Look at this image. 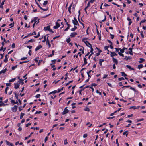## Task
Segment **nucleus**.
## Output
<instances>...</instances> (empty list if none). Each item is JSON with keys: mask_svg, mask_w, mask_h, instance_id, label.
<instances>
[{"mask_svg": "<svg viewBox=\"0 0 146 146\" xmlns=\"http://www.w3.org/2000/svg\"><path fill=\"white\" fill-rule=\"evenodd\" d=\"M110 35L111 36V39H113L114 37V35H113L111 34H110Z\"/></svg>", "mask_w": 146, "mask_h": 146, "instance_id": "864d4df0", "label": "nucleus"}, {"mask_svg": "<svg viewBox=\"0 0 146 146\" xmlns=\"http://www.w3.org/2000/svg\"><path fill=\"white\" fill-rule=\"evenodd\" d=\"M40 96V95L38 94L35 96V97L37 98H39Z\"/></svg>", "mask_w": 146, "mask_h": 146, "instance_id": "8fccbe9b", "label": "nucleus"}, {"mask_svg": "<svg viewBox=\"0 0 146 146\" xmlns=\"http://www.w3.org/2000/svg\"><path fill=\"white\" fill-rule=\"evenodd\" d=\"M35 1L36 2V3L37 4V5L38 6V7L42 10L44 11H46L48 9V7L46 8V9H44L42 8L40 5L37 2L36 0H35Z\"/></svg>", "mask_w": 146, "mask_h": 146, "instance_id": "f03ea898", "label": "nucleus"}, {"mask_svg": "<svg viewBox=\"0 0 146 146\" xmlns=\"http://www.w3.org/2000/svg\"><path fill=\"white\" fill-rule=\"evenodd\" d=\"M8 89H9V87L8 86H7L6 88V89H5V93L6 94H7V90Z\"/></svg>", "mask_w": 146, "mask_h": 146, "instance_id": "c9c22d12", "label": "nucleus"}, {"mask_svg": "<svg viewBox=\"0 0 146 146\" xmlns=\"http://www.w3.org/2000/svg\"><path fill=\"white\" fill-rule=\"evenodd\" d=\"M67 107H66L65 108L63 112L62 113V115H65L68 112L69 110L67 109Z\"/></svg>", "mask_w": 146, "mask_h": 146, "instance_id": "39448f33", "label": "nucleus"}, {"mask_svg": "<svg viewBox=\"0 0 146 146\" xmlns=\"http://www.w3.org/2000/svg\"><path fill=\"white\" fill-rule=\"evenodd\" d=\"M84 110L85 111H90L89 109L88 108H87L85 109Z\"/></svg>", "mask_w": 146, "mask_h": 146, "instance_id": "6e6d98bb", "label": "nucleus"}, {"mask_svg": "<svg viewBox=\"0 0 146 146\" xmlns=\"http://www.w3.org/2000/svg\"><path fill=\"white\" fill-rule=\"evenodd\" d=\"M60 25L58 23V22H56V25L53 27V28L54 29H56L60 27Z\"/></svg>", "mask_w": 146, "mask_h": 146, "instance_id": "423d86ee", "label": "nucleus"}, {"mask_svg": "<svg viewBox=\"0 0 146 146\" xmlns=\"http://www.w3.org/2000/svg\"><path fill=\"white\" fill-rule=\"evenodd\" d=\"M48 3V2L47 1H44V3H43V5H45L47 4Z\"/></svg>", "mask_w": 146, "mask_h": 146, "instance_id": "e433bc0d", "label": "nucleus"}, {"mask_svg": "<svg viewBox=\"0 0 146 146\" xmlns=\"http://www.w3.org/2000/svg\"><path fill=\"white\" fill-rule=\"evenodd\" d=\"M124 79V78L123 77H121L118 79V80L119 81L123 80Z\"/></svg>", "mask_w": 146, "mask_h": 146, "instance_id": "58836bf2", "label": "nucleus"}, {"mask_svg": "<svg viewBox=\"0 0 146 146\" xmlns=\"http://www.w3.org/2000/svg\"><path fill=\"white\" fill-rule=\"evenodd\" d=\"M110 53L111 56L113 58L114 56L117 55V54L115 53V52H110Z\"/></svg>", "mask_w": 146, "mask_h": 146, "instance_id": "9d476101", "label": "nucleus"}, {"mask_svg": "<svg viewBox=\"0 0 146 146\" xmlns=\"http://www.w3.org/2000/svg\"><path fill=\"white\" fill-rule=\"evenodd\" d=\"M87 38L83 39H82V42H84L87 46L89 47V46L88 45H90V46H91L92 45L88 41H85V40Z\"/></svg>", "mask_w": 146, "mask_h": 146, "instance_id": "f257e3e1", "label": "nucleus"}, {"mask_svg": "<svg viewBox=\"0 0 146 146\" xmlns=\"http://www.w3.org/2000/svg\"><path fill=\"white\" fill-rule=\"evenodd\" d=\"M127 131H125L124 132H123V135H126V136H127V135H128V134L127 133Z\"/></svg>", "mask_w": 146, "mask_h": 146, "instance_id": "de8ad7c7", "label": "nucleus"}, {"mask_svg": "<svg viewBox=\"0 0 146 146\" xmlns=\"http://www.w3.org/2000/svg\"><path fill=\"white\" fill-rule=\"evenodd\" d=\"M37 17H35L34 18V21H35V23H36V24L38 23L39 22V19H38L37 21Z\"/></svg>", "mask_w": 146, "mask_h": 146, "instance_id": "f8f14e48", "label": "nucleus"}, {"mask_svg": "<svg viewBox=\"0 0 146 146\" xmlns=\"http://www.w3.org/2000/svg\"><path fill=\"white\" fill-rule=\"evenodd\" d=\"M17 65H16L14 66H13L12 67V70H14L17 67Z\"/></svg>", "mask_w": 146, "mask_h": 146, "instance_id": "09e8293b", "label": "nucleus"}, {"mask_svg": "<svg viewBox=\"0 0 146 146\" xmlns=\"http://www.w3.org/2000/svg\"><path fill=\"white\" fill-rule=\"evenodd\" d=\"M14 85H15L14 88L15 89H17L18 88L19 86V84H18L17 83H15L14 84Z\"/></svg>", "mask_w": 146, "mask_h": 146, "instance_id": "9b49d317", "label": "nucleus"}, {"mask_svg": "<svg viewBox=\"0 0 146 146\" xmlns=\"http://www.w3.org/2000/svg\"><path fill=\"white\" fill-rule=\"evenodd\" d=\"M50 28V26H48L47 27H44V30L45 31L48 30Z\"/></svg>", "mask_w": 146, "mask_h": 146, "instance_id": "6ab92c4d", "label": "nucleus"}, {"mask_svg": "<svg viewBox=\"0 0 146 146\" xmlns=\"http://www.w3.org/2000/svg\"><path fill=\"white\" fill-rule=\"evenodd\" d=\"M46 40V36H44V40H42V42H45Z\"/></svg>", "mask_w": 146, "mask_h": 146, "instance_id": "37998d69", "label": "nucleus"}, {"mask_svg": "<svg viewBox=\"0 0 146 146\" xmlns=\"http://www.w3.org/2000/svg\"><path fill=\"white\" fill-rule=\"evenodd\" d=\"M28 62H29V61H23V62H20L19 64H22L23 63H27Z\"/></svg>", "mask_w": 146, "mask_h": 146, "instance_id": "2f4dec72", "label": "nucleus"}, {"mask_svg": "<svg viewBox=\"0 0 146 146\" xmlns=\"http://www.w3.org/2000/svg\"><path fill=\"white\" fill-rule=\"evenodd\" d=\"M96 92L97 93L99 94V95H101L102 94L101 92H99L98 90H96Z\"/></svg>", "mask_w": 146, "mask_h": 146, "instance_id": "680f3d73", "label": "nucleus"}, {"mask_svg": "<svg viewBox=\"0 0 146 146\" xmlns=\"http://www.w3.org/2000/svg\"><path fill=\"white\" fill-rule=\"evenodd\" d=\"M5 104L4 103H0V107H1L3 106H5Z\"/></svg>", "mask_w": 146, "mask_h": 146, "instance_id": "4d7b16f0", "label": "nucleus"}, {"mask_svg": "<svg viewBox=\"0 0 146 146\" xmlns=\"http://www.w3.org/2000/svg\"><path fill=\"white\" fill-rule=\"evenodd\" d=\"M104 61V60L103 59H100L99 60V64L101 66L102 65V62H103Z\"/></svg>", "mask_w": 146, "mask_h": 146, "instance_id": "5701e85b", "label": "nucleus"}, {"mask_svg": "<svg viewBox=\"0 0 146 146\" xmlns=\"http://www.w3.org/2000/svg\"><path fill=\"white\" fill-rule=\"evenodd\" d=\"M31 125V123H29L26 125L25 126L26 127H28L29 125Z\"/></svg>", "mask_w": 146, "mask_h": 146, "instance_id": "0e129e2a", "label": "nucleus"}, {"mask_svg": "<svg viewBox=\"0 0 146 146\" xmlns=\"http://www.w3.org/2000/svg\"><path fill=\"white\" fill-rule=\"evenodd\" d=\"M109 47V46H105L104 47V48L105 50H108V48Z\"/></svg>", "mask_w": 146, "mask_h": 146, "instance_id": "bf43d9fd", "label": "nucleus"}, {"mask_svg": "<svg viewBox=\"0 0 146 146\" xmlns=\"http://www.w3.org/2000/svg\"><path fill=\"white\" fill-rule=\"evenodd\" d=\"M126 66L130 70H134V68H132L129 65H127Z\"/></svg>", "mask_w": 146, "mask_h": 146, "instance_id": "a211bd4d", "label": "nucleus"}, {"mask_svg": "<svg viewBox=\"0 0 146 146\" xmlns=\"http://www.w3.org/2000/svg\"><path fill=\"white\" fill-rule=\"evenodd\" d=\"M16 79L15 78L12 79H11L9 81V82H13Z\"/></svg>", "mask_w": 146, "mask_h": 146, "instance_id": "bb28decb", "label": "nucleus"}, {"mask_svg": "<svg viewBox=\"0 0 146 146\" xmlns=\"http://www.w3.org/2000/svg\"><path fill=\"white\" fill-rule=\"evenodd\" d=\"M130 89H131V90H133L135 92H137V90H136L135 88H133V87H131L130 88Z\"/></svg>", "mask_w": 146, "mask_h": 146, "instance_id": "7c9ffc66", "label": "nucleus"}, {"mask_svg": "<svg viewBox=\"0 0 146 146\" xmlns=\"http://www.w3.org/2000/svg\"><path fill=\"white\" fill-rule=\"evenodd\" d=\"M35 41V40L33 39H30L28 41V42H33Z\"/></svg>", "mask_w": 146, "mask_h": 146, "instance_id": "f704fd0d", "label": "nucleus"}, {"mask_svg": "<svg viewBox=\"0 0 146 146\" xmlns=\"http://www.w3.org/2000/svg\"><path fill=\"white\" fill-rule=\"evenodd\" d=\"M11 109L13 112H16L17 110V106L16 105H15L13 107L11 108Z\"/></svg>", "mask_w": 146, "mask_h": 146, "instance_id": "20e7f679", "label": "nucleus"}, {"mask_svg": "<svg viewBox=\"0 0 146 146\" xmlns=\"http://www.w3.org/2000/svg\"><path fill=\"white\" fill-rule=\"evenodd\" d=\"M42 113V112L40 111H36L35 113V114H37L38 113V114H40V113Z\"/></svg>", "mask_w": 146, "mask_h": 146, "instance_id": "c03bdc74", "label": "nucleus"}, {"mask_svg": "<svg viewBox=\"0 0 146 146\" xmlns=\"http://www.w3.org/2000/svg\"><path fill=\"white\" fill-rule=\"evenodd\" d=\"M113 62H115V64H116L117 65L118 63V61L116 59L114 58H113Z\"/></svg>", "mask_w": 146, "mask_h": 146, "instance_id": "ddd939ff", "label": "nucleus"}, {"mask_svg": "<svg viewBox=\"0 0 146 146\" xmlns=\"http://www.w3.org/2000/svg\"><path fill=\"white\" fill-rule=\"evenodd\" d=\"M120 50L121 52L122 53H123L124 52V49L123 48L121 49H120Z\"/></svg>", "mask_w": 146, "mask_h": 146, "instance_id": "774afa93", "label": "nucleus"}, {"mask_svg": "<svg viewBox=\"0 0 146 146\" xmlns=\"http://www.w3.org/2000/svg\"><path fill=\"white\" fill-rule=\"evenodd\" d=\"M63 87H62V88L61 89H58V92H60V91H61L62 90H63Z\"/></svg>", "mask_w": 146, "mask_h": 146, "instance_id": "79ce46f5", "label": "nucleus"}, {"mask_svg": "<svg viewBox=\"0 0 146 146\" xmlns=\"http://www.w3.org/2000/svg\"><path fill=\"white\" fill-rule=\"evenodd\" d=\"M31 33L29 34L27 36H25L23 38H26L28 37L29 36H31Z\"/></svg>", "mask_w": 146, "mask_h": 146, "instance_id": "3c124183", "label": "nucleus"}, {"mask_svg": "<svg viewBox=\"0 0 146 146\" xmlns=\"http://www.w3.org/2000/svg\"><path fill=\"white\" fill-rule=\"evenodd\" d=\"M4 42H5V43H9L10 42L9 40H8L7 41H6L5 40V38H4L3 39Z\"/></svg>", "mask_w": 146, "mask_h": 146, "instance_id": "603ef678", "label": "nucleus"}, {"mask_svg": "<svg viewBox=\"0 0 146 146\" xmlns=\"http://www.w3.org/2000/svg\"><path fill=\"white\" fill-rule=\"evenodd\" d=\"M70 38H68L66 40V41L68 43H69L70 42Z\"/></svg>", "mask_w": 146, "mask_h": 146, "instance_id": "473e14b6", "label": "nucleus"}, {"mask_svg": "<svg viewBox=\"0 0 146 146\" xmlns=\"http://www.w3.org/2000/svg\"><path fill=\"white\" fill-rule=\"evenodd\" d=\"M6 70H7V69L5 68L4 70H2V71H1V72L2 73H4L5 72Z\"/></svg>", "mask_w": 146, "mask_h": 146, "instance_id": "c85d7f7f", "label": "nucleus"}, {"mask_svg": "<svg viewBox=\"0 0 146 146\" xmlns=\"http://www.w3.org/2000/svg\"><path fill=\"white\" fill-rule=\"evenodd\" d=\"M77 35V33L76 32H73L70 35V36L71 37H74L75 36Z\"/></svg>", "mask_w": 146, "mask_h": 146, "instance_id": "6e6552de", "label": "nucleus"}, {"mask_svg": "<svg viewBox=\"0 0 146 146\" xmlns=\"http://www.w3.org/2000/svg\"><path fill=\"white\" fill-rule=\"evenodd\" d=\"M143 32L142 31H141L140 32L141 35V36H142V38H144V35L143 34Z\"/></svg>", "mask_w": 146, "mask_h": 146, "instance_id": "a18cd8bd", "label": "nucleus"}, {"mask_svg": "<svg viewBox=\"0 0 146 146\" xmlns=\"http://www.w3.org/2000/svg\"><path fill=\"white\" fill-rule=\"evenodd\" d=\"M67 140V139H65L64 141V144L65 145H66L68 144Z\"/></svg>", "mask_w": 146, "mask_h": 146, "instance_id": "a19ab883", "label": "nucleus"}, {"mask_svg": "<svg viewBox=\"0 0 146 146\" xmlns=\"http://www.w3.org/2000/svg\"><path fill=\"white\" fill-rule=\"evenodd\" d=\"M74 20H72V23H73V24L75 25H78L79 24H78V22L76 18H75V17L74 18Z\"/></svg>", "mask_w": 146, "mask_h": 146, "instance_id": "7ed1b4c3", "label": "nucleus"}, {"mask_svg": "<svg viewBox=\"0 0 146 146\" xmlns=\"http://www.w3.org/2000/svg\"><path fill=\"white\" fill-rule=\"evenodd\" d=\"M73 3H72L70 5L69 7L68 8V11L69 12V13L71 14V7L72 6V5Z\"/></svg>", "mask_w": 146, "mask_h": 146, "instance_id": "4468645a", "label": "nucleus"}, {"mask_svg": "<svg viewBox=\"0 0 146 146\" xmlns=\"http://www.w3.org/2000/svg\"><path fill=\"white\" fill-rule=\"evenodd\" d=\"M36 34V33L34 31L33 32L32 34H31V35H35Z\"/></svg>", "mask_w": 146, "mask_h": 146, "instance_id": "69168bd1", "label": "nucleus"}, {"mask_svg": "<svg viewBox=\"0 0 146 146\" xmlns=\"http://www.w3.org/2000/svg\"><path fill=\"white\" fill-rule=\"evenodd\" d=\"M14 94H15V97L16 98V99H18V94L17 93H16L15 92H14Z\"/></svg>", "mask_w": 146, "mask_h": 146, "instance_id": "393cba45", "label": "nucleus"}, {"mask_svg": "<svg viewBox=\"0 0 146 146\" xmlns=\"http://www.w3.org/2000/svg\"><path fill=\"white\" fill-rule=\"evenodd\" d=\"M14 22H13V23H12L11 24H10L9 25V26H11V27H10V28H11V27H13L14 26Z\"/></svg>", "mask_w": 146, "mask_h": 146, "instance_id": "c756f323", "label": "nucleus"}, {"mask_svg": "<svg viewBox=\"0 0 146 146\" xmlns=\"http://www.w3.org/2000/svg\"><path fill=\"white\" fill-rule=\"evenodd\" d=\"M88 135L87 134H84L83 135V137L84 138H86L87 137Z\"/></svg>", "mask_w": 146, "mask_h": 146, "instance_id": "e2e57ef3", "label": "nucleus"}, {"mask_svg": "<svg viewBox=\"0 0 146 146\" xmlns=\"http://www.w3.org/2000/svg\"><path fill=\"white\" fill-rule=\"evenodd\" d=\"M123 60H128V58H127V56H125V58H123Z\"/></svg>", "mask_w": 146, "mask_h": 146, "instance_id": "13d9d810", "label": "nucleus"}, {"mask_svg": "<svg viewBox=\"0 0 146 146\" xmlns=\"http://www.w3.org/2000/svg\"><path fill=\"white\" fill-rule=\"evenodd\" d=\"M140 61H139V62L140 63H142L143 62H144L145 60L144 59L142 58H140Z\"/></svg>", "mask_w": 146, "mask_h": 146, "instance_id": "412c9836", "label": "nucleus"}, {"mask_svg": "<svg viewBox=\"0 0 146 146\" xmlns=\"http://www.w3.org/2000/svg\"><path fill=\"white\" fill-rule=\"evenodd\" d=\"M25 114L24 113H21V115H20V119H22L23 116H24V115Z\"/></svg>", "mask_w": 146, "mask_h": 146, "instance_id": "b1692460", "label": "nucleus"}, {"mask_svg": "<svg viewBox=\"0 0 146 146\" xmlns=\"http://www.w3.org/2000/svg\"><path fill=\"white\" fill-rule=\"evenodd\" d=\"M42 47V46L41 45H39L35 49L36 51H37Z\"/></svg>", "mask_w": 146, "mask_h": 146, "instance_id": "1a4fd4ad", "label": "nucleus"}, {"mask_svg": "<svg viewBox=\"0 0 146 146\" xmlns=\"http://www.w3.org/2000/svg\"><path fill=\"white\" fill-rule=\"evenodd\" d=\"M54 50H53L52 51V54H51L48 55V57H52L53 55L54 54Z\"/></svg>", "mask_w": 146, "mask_h": 146, "instance_id": "4be33fe9", "label": "nucleus"}, {"mask_svg": "<svg viewBox=\"0 0 146 146\" xmlns=\"http://www.w3.org/2000/svg\"><path fill=\"white\" fill-rule=\"evenodd\" d=\"M31 52H32V51H31V50H29V51L28 54H29V55L30 56L31 55Z\"/></svg>", "mask_w": 146, "mask_h": 146, "instance_id": "052dcab7", "label": "nucleus"}, {"mask_svg": "<svg viewBox=\"0 0 146 146\" xmlns=\"http://www.w3.org/2000/svg\"><path fill=\"white\" fill-rule=\"evenodd\" d=\"M11 103L13 105L15 104V102L13 100H11Z\"/></svg>", "mask_w": 146, "mask_h": 146, "instance_id": "72a5a7b5", "label": "nucleus"}, {"mask_svg": "<svg viewBox=\"0 0 146 146\" xmlns=\"http://www.w3.org/2000/svg\"><path fill=\"white\" fill-rule=\"evenodd\" d=\"M90 47L91 48V50L90 51V52L91 53H92V52H93V49L92 46H90Z\"/></svg>", "mask_w": 146, "mask_h": 146, "instance_id": "4c0bfd02", "label": "nucleus"}, {"mask_svg": "<svg viewBox=\"0 0 146 146\" xmlns=\"http://www.w3.org/2000/svg\"><path fill=\"white\" fill-rule=\"evenodd\" d=\"M24 80L22 79H20L19 80V81H18L19 83H22V84H23L24 82H23Z\"/></svg>", "mask_w": 146, "mask_h": 146, "instance_id": "aec40b11", "label": "nucleus"}, {"mask_svg": "<svg viewBox=\"0 0 146 146\" xmlns=\"http://www.w3.org/2000/svg\"><path fill=\"white\" fill-rule=\"evenodd\" d=\"M121 74L122 76H123L124 77H126L127 76V75L123 72H122Z\"/></svg>", "mask_w": 146, "mask_h": 146, "instance_id": "cd10ccee", "label": "nucleus"}, {"mask_svg": "<svg viewBox=\"0 0 146 146\" xmlns=\"http://www.w3.org/2000/svg\"><path fill=\"white\" fill-rule=\"evenodd\" d=\"M23 108L22 106H20L19 107V111H21L23 110Z\"/></svg>", "mask_w": 146, "mask_h": 146, "instance_id": "5fc2aeb1", "label": "nucleus"}, {"mask_svg": "<svg viewBox=\"0 0 146 146\" xmlns=\"http://www.w3.org/2000/svg\"><path fill=\"white\" fill-rule=\"evenodd\" d=\"M8 55L7 54H6L5 57V58L4 59V61L5 62H7L8 61Z\"/></svg>", "mask_w": 146, "mask_h": 146, "instance_id": "f3484780", "label": "nucleus"}, {"mask_svg": "<svg viewBox=\"0 0 146 146\" xmlns=\"http://www.w3.org/2000/svg\"><path fill=\"white\" fill-rule=\"evenodd\" d=\"M15 45L14 43H13L12 45V48H14L15 47Z\"/></svg>", "mask_w": 146, "mask_h": 146, "instance_id": "338daca9", "label": "nucleus"}, {"mask_svg": "<svg viewBox=\"0 0 146 146\" xmlns=\"http://www.w3.org/2000/svg\"><path fill=\"white\" fill-rule=\"evenodd\" d=\"M143 65L142 64H140L138 66V68L139 69H140L142 68Z\"/></svg>", "mask_w": 146, "mask_h": 146, "instance_id": "a878e982", "label": "nucleus"}, {"mask_svg": "<svg viewBox=\"0 0 146 146\" xmlns=\"http://www.w3.org/2000/svg\"><path fill=\"white\" fill-rule=\"evenodd\" d=\"M33 132H31V133L29 135V136H27V137H25V140H26L28 138H30V137H31V135H32V134H33Z\"/></svg>", "mask_w": 146, "mask_h": 146, "instance_id": "dca6fc26", "label": "nucleus"}, {"mask_svg": "<svg viewBox=\"0 0 146 146\" xmlns=\"http://www.w3.org/2000/svg\"><path fill=\"white\" fill-rule=\"evenodd\" d=\"M27 58V57H23L22 58H21V60H24L25 59H26Z\"/></svg>", "mask_w": 146, "mask_h": 146, "instance_id": "49530a36", "label": "nucleus"}, {"mask_svg": "<svg viewBox=\"0 0 146 146\" xmlns=\"http://www.w3.org/2000/svg\"><path fill=\"white\" fill-rule=\"evenodd\" d=\"M5 142L6 143V144L8 145H9V146H14V145H13L12 144V143L9 142L7 140H6Z\"/></svg>", "mask_w": 146, "mask_h": 146, "instance_id": "0eeeda50", "label": "nucleus"}, {"mask_svg": "<svg viewBox=\"0 0 146 146\" xmlns=\"http://www.w3.org/2000/svg\"><path fill=\"white\" fill-rule=\"evenodd\" d=\"M57 92L56 90H55L54 91L52 92L49 93V94H51L52 93H55Z\"/></svg>", "mask_w": 146, "mask_h": 146, "instance_id": "ea45409f", "label": "nucleus"}, {"mask_svg": "<svg viewBox=\"0 0 146 146\" xmlns=\"http://www.w3.org/2000/svg\"><path fill=\"white\" fill-rule=\"evenodd\" d=\"M84 63L83 64V65L82 66V67L84 65H85L87 63V59L85 57L84 58Z\"/></svg>", "mask_w": 146, "mask_h": 146, "instance_id": "2eb2a0df", "label": "nucleus"}]
</instances>
